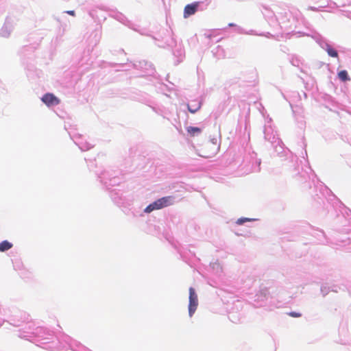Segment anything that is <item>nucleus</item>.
Returning <instances> with one entry per match:
<instances>
[{"mask_svg": "<svg viewBox=\"0 0 351 351\" xmlns=\"http://www.w3.org/2000/svg\"><path fill=\"white\" fill-rule=\"evenodd\" d=\"M171 204H173V197H163L156 200L152 204H150L149 206H147L145 209V212L151 213L154 210L161 209Z\"/></svg>", "mask_w": 351, "mask_h": 351, "instance_id": "f257e3e1", "label": "nucleus"}, {"mask_svg": "<svg viewBox=\"0 0 351 351\" xmlns=\"http://www.w3.org/2000/svg\"><path fill=\"white\" fill-rule=\"evenodd\" d=\"M189 291V315L192 317L198 306V298L194 288L190 287Z\"/></svg>", "mask_w": 351, "mask_h": 351, "instance_id": "f03ea898", "label": "nucleus"}, {"mask_svg": "<svg viewBox=\"0 0 351 351\" xmlns=\"http://www.w3.org/2000/svg\"><path fill=\"white\" fill-rule=\"evenodd\" d=\"M42 101L48 106H56L60 104V99L52 93H46L42 97Z\"/></svg>", "mask_w": 351, "mask_h": 351, "instance_id": "7ed1b4c3", "label": "nucleus"}, {"mask_svg": "<svg viewBox=\"0 0 351 351\" xmlns=\"http://www.w3.org/2000/svg\"><path fill=\"white\" fill-rule=\"evenodd\" d=\"M199 5V2H194L193 3L186 5L184 9V18L186 19L194 14L197 12Z\"/></svg>", "mask_w": 351, "mask_h": 351, "instance_id": "20e7f679", "label": "nucleus"}, {"mask_svg": "<svg viewBox=\"0 0 351 351\" xmlns=\"http://www.w3.org/2000/svg\"><path fill=\"white\" fill-rule=\"evenodd\" d=\"M202 107V102L198 100H195L191 104H187V108L191 113L197 112Z\"/></svg>", "mask_w": 351, "mask_h": 351, "instance_id": "39448f33", "label": "nucleus"}, {"mask_svg": "<svg viewBox=\"0 0 351 351\" xmlns=\"http://www.w3.org/2000/svg\"><path fill=\"white\" fill-rule=\"evenodd\" d=\"M186 132L190 136L194 137L201 134L202 129L198 127L189 126L186 128Z\"/></svg>", "mask_w": 351, "mask_h": 351, "instance_id": "423d86ee", "label": "nucleus"}, {"mask_svg": "<svg viewBox=\"0 0 351 351\" xmlns=\"http://www.w3.org/2000/svg\"><path fill=\"white\" fill-rule=\"evenodd\" d=\"M13 245L5 240L0 243V252H5L12 248Z\"/></svg>", "mask_w": 351, "mask_h": 351, "instance_id": "0eeeda50", "label": "nucleus"}, {"mask_svg": "<svg viewBox=\"0 0 351 351\" xmlns=\"http://www.w3.org/2000/svg\"><path fill=\"white\" fill-rule=\"evenodd\" d=\"M339 78L343 81L346 82L350 80V78L348 76V72L346 70H342L338 73Z\"/></svg>", "mask_w": 351, "mask_h": 351, "instance_id": "6e6552de", "label": "nucleus"}, {"mask_svg": "<svg viewBox=\"0 0 351 351\" xmlns=\"http://www.w3.org/2000/svg\"><path fill=\"white\" fill-rule=\"evenodd\" d=\"M326 51H327L328 54L330 56L333 57V58L338 57L337 51L335 49H332V47L328 46Z\"/></svg>", "mask_w": 351, "mask_h": 351, "instance_id": "1a4fd4ad", "label": "nucleus"}, {"mask_svg": "<svg viewBox=\"0 0 351 351\" xmlns=\"http://www.w3.org/2000/svg\"><path fill=\"white\" fill-rule=\"evenodd\" d=\"M252 219H249V218H241V219H239L237 221V223L238 224H243L244 222L245 221H251Z\"/></svg>", "mask_w": 351, "mask_h": 351, "instance_id": "9d476101", "label": "nucleus"}, {"mask_svg": "<svg viewBox=\"0 0 351 351\" xmlns=\"http://www.w3.org/2000/svg\"><path fill=\"white\" fill-rule=\"evenodd\" d=\"M289 315H290L291 317H299L301 316V314L298 313H295V312H290L289 313Z\"/></svg>", "mask_w": 351, "mask_h": 351, "instance_id": "9b49d317", "label": "nucleus"}, {"mask_svg": "<svg viewBox=\"0 0 351 351\" xmlns=\"http://www.w3.org/2000/svg\"><path fill=\"white\" fill-rule=\"evenodd\" d=\"M69 15H71V16H75V11L74 10H68L66 12Z\"/></svg>", "mask_w": 351, "mask_h": 351, "instance_id": "f8f14e48", "label": "nucleus"}]
</instances>
